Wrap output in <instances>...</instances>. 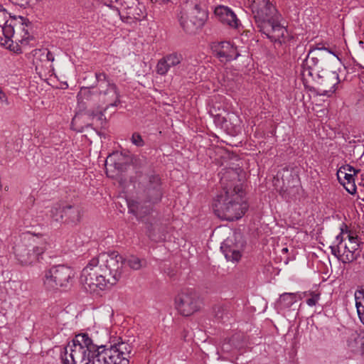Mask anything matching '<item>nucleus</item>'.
I'll return each instance as SVG.
<instances>
[{
  "instance_id": "15",
  "label": "nucleus",
  "mask_w": 364,
  "mask_h": 364,
  "mask_svg": "<svg viewBox=\"0 0 364 364\" xmlns=\"http://www.w3.org/2000/svg\"><path fill=\"white\" fill-rule=\"evenodd\" d=\"M16 26L17 22L16 17L11 18L9 16L7 23L0 27V43H7L12 38L16 37L15 33Z\"/></svg>"
},
{
  "instance_id": "37",
  "label": "nucleus",
  "mask_w": 364,
  "mask_h": 364,
  "mask_svg": "<svg viewBox=\"0 0 364 364\" xmlns=\"http://www.w3.org/2000/svg\"><path fill=\"white\" fill-rule=\"evenodd\" d=\"M9 14L6 10L0 5V27L4 24L7 23L9 19Z\"/></svg>"
},
{
  "instance_id": "51",
  "label": "nucleus",
  "mask_w": 364,
  "mask_h": 364,
  "mask_svg": "<svg viewBox=\"0 0 364 364\" xmlns=\"http://www.w3.org/2000/svg\"><path fill=\"white\" fill-rule=\"evenodd\" d=\"M333 55L338 60H341V58L338 57V55L334 53Z\"/></svg>"
},
{
  "instance_id": "30",
  "label": "nucleus",
  "mask_w": 364,
  "mask_h": 364,
  "mask_svg": "<svg viewBox=\"0 0 364 364\" xmlns=\"http://www.w3.org/2000/svg\"><path fill=\"white\" fill-rule=\"evenodd\" d=\"M215 318L220 322L225 323L229 318V311L223 306H216L213 309Z\"/></svg>"
},
{
  "instance_id": "9",
  "label": "nucleus",
  "mask_w": 364,
  "mask_h": 364,
  "mask_svg": "<svg viewBox=\"0 0 364 364\" xmlns=\"http://www.w3.org/2000/svg\"><path fill=\"white\" fill-rule=\"evenodd\" d=\"M255 22L259 31L271 41L273 39V14L271 11V4L267 2L261 7L255 16Z\"/></svg>"
},
{
  "instance_id": "33",
  "label": "nucleus",
  "mask_w": 364,
  "mask_h": 364,
  "mask_svg": "<svg viewBox=\"0 0 364 364\" xmlns=\"http://www.w3.org/2000/svg\"><path fill=\"white\" fill-rule=\"evenodd\" d=\"M130 141L133 145L136 147H143L145 145V141L142 136L139 132H134L130 137Z\"/></svg>"
},
{
  "instance_id": "42",
  "label": "nucleus",
  "mask_w": 364,
  "mask_h": 364,
  "mask_svg": "<svg viewBox=\"0 0 364 364\" xmlns=\"http://www.w3.org/2000/svg\"><path fill=\"white\" fill-rule=\"evenodd\" d=\"M0 102L5 105H9L6 94L1 89H0Z\"/></svg>"
},
{
  "instance_id": "55",
  "label": "nucleus",
  "mask_w": 364,
  "mask_h": 364,
  "mask_svg": "<svg viewBox=\"0 0 364 364\" xmlns=\"http://www.w3.org/2000/svg\"><path fill=\"white\" fill-rule=\"evenodd\" d=\"M127 14H128L129 15H131V14H132V15H133V14H132L130 11H129V12H127Z\"/></svg>"
},
{
  "instance_id": "53",
  "label": "nucleus",
  "mask_w": 364,
  "mask_h": 364,
  "mask_svg": "<svg viewBox=\"0 0 364 364\" xmlns=\"http://www.w3.org/2000/svg\"><path fill=\"white\" fill-rule=\"evenodd\" d=\"M284 262L285 264H288V259L287 258L284 259Z\"/></svg>"
},
{
  "instance_id": "6",
  "label": "nucleus",
  "mask_w": 364,
  "mask_h": 364,
  "mask_svg": "<svg viewBox=\"0 0 364 364\" xmlns=\"http://www.w3.org/2000/svg\"><path fill=\"white\" fill-rule=\"evenodd\" d=\"M140 184L143 189L142 197L145 203L157 204L161 200L164 193L159 175L149 174L144 177Z\"/></svg>"
},
{
  "instance_id": "4",
  "label": "nucleus",
  "mask_w": 364,
  "mask_h": 364,
  "mask_svg": "<svg viewBox=\"0 0 364 364\" xmlns=\"http://www.w3.org/2000/svg\"><path fill=\"white\" fill-rule=\"evenodd\" d=\"M177 16L183 30L191 34L204 26L208 18V11L201 0H186Z\"/></svg>"
},
{
  "instance_id": "12",
  "label": "nucleus",
  "mask_w": 364,
  "mask_h": 364,
  "mask_svg": "<svg viewBox=\"0 0 364 364\" xmlns=\"http://www.w3.org/2000/svg\"><path fill=\"white\" fill-rule=\"evenodd\" d=\"M182 62V55L177 52H173L164 55L157 63L156 71L157 74L164 76L172 68L179 66Z\"/></svg>"
},
{
  "instance_id": "23",
  "label": "nucleus",
  "mask_w": 364,
  "mask_h": 364,
  "mask_svg": "<svg viewBox=\"0 0 364 364\" xmlns=\"http://www.w3.org/2000/svg\"><path fill=\"white\" fill-rule=\"evenodd\" d=\"M120 94L116 85H111L109 93L103 98L104 102L107 103L105 107L106 111L110 107H116L120 102Z\"/></svg>"
},
{
  "instance_id": "19",
  "label": "nucleus",
  "mask_w": 364,
  "mask_h": 364,
  "mask_svg": "<svg viewBox=\"0 0 364 364\" xmlns=\"http://www.w3.org/2000/svg\"><path fill=\"white\" fill-rule=\"evenodd\" d=\"M197 63V60L192 57L186 58L185 59L182 58V62L178 67V74L184 77L193 74L196 72L195 68Z\"/></svg>"
},
{
  "instance_id": "22",
  "label": "nucleus",
  "mask_w": 364,
  "mask_h": 364,
  "mask_svg": "<svg viewBox=\"0 0 364 364\" xmlns=\"http://www.w3.org/2000/svg\"><path fill=\"white\" fill-rule=\"evenodd\" d=\"M355 307L358 318L364 325V287H360L354 293Z\"/></svg>"
},
{
  "instance_id": "2",
  "label": "nucleus",
  "mask_w": 364,
  "mask_h": 364,
  "mask_svg": "<svg viewBox=\"0 0 364 364\" xmlns=\"http://www.w3.org/2000/svg\"><path fill=\"white\" fill-rule=\"evenodd\" d=\"M125 262L134 270L142 267L139 258L132 255L125 260L117 252H102L93 257L84 267L80 276L85 289L95 293L115 284L121 277Z\"/></svg>"
},
{
  "instance_id": "25",
  "label": "nucleus",
  "mask_w": 364,
  "mask_h": 364,
  "mask_svg": "<svg viewBox=\"0 0 364 364\" xmlns=\"http://www.w3.org/2000/svg\"><path fill=\"white\" fill-rule=\"evenodd\" d=\"M330 249L331 254L342 263L346 264L350 262H346V260L343 259L345 255L348 254V250H350L349 245L346 242L339 245H331Z\"/></svg>"
},
{
  "instance_id": "29",
  "label": "nucleus",
  "mask_w": 364,
  "mask_h": 364,
  "mask_svg": "<svg viewBox=\"0 0 364 364\" xmlns=\"http://www.w3.org/2000/svg\"><path fill=\"white\" fill-rule=\"evenodd\" d=\"M301 294L302 298L308 297L306 303L309 306H315L320 300L321 294L318 291H308Z\"/></svg>"
},
{
  "instance_id": "7",
  "label": "nucleus",
  "mask_w": 364,
  "mask_h": 364,
  "mask_svg": "<svg viewBox=\"0 0 364 364\" xmlns=\"http://www.w3.org/2000/svg\"><path fill=\"white\" fill-rule=\"evenodd\" d=\"M177 311L183 316H189L200 309V301L192 289L182 290L175 299Z\"/></svg>"
},
{
  "instance_id": "5",
  "label": "nucleus",
  "mask_w": 364,
  "mask_h": 364,
  "mask_svg": "<svg viewBox=\"0 0 364 364\" xmlns=\"http://www.w3.org/2000/svg\"><path fill=\"white\" fill-rule=\"evenodd\" d=\"M75 275L73 269L67 265L58 264L46 270L43 284L48 290L67 287Z\"/></svg>"
},
{
  "instance_id": "3",
  "label": "nucleus",
  "mask_w": 364,
  "mask_h": 364,
  "mask_svg": "<svg viewBox=\"0 0 364 364\" xmlns=\"http://www.w3.org/2000/svg\"><path fill=\"white\" fill-rule=\"evenodd\" d=\"M240 184H229L214 198L212 204L215 214L221 220L234 221L241 218L248 205Z\"/></svg>"
},
{
  "instance_id": "24",
  "label": "nucleus",
  "mask_w": 364,
  "mask_h": 364,
  "mask_svg": "<svg viewBox=\"0 0 364 364\" xmlns=\"http://www.w3.org/2000/svg\"><path fill=\"white\" fill-rule=\"evenodd\" d=\"M340 178L341 181H338L339 183L344 187L348 193L351 195L356 193L357 187L355 184V179L353 173H343V175L340 176Z\"/></svg>"
},
{
  "instance_id": "50",
  "label": "nucleus",
  "mask_w": 364,
  "mask_h": 364,
  "mask_svg": "<svg viewBox=\"0 0 364 364\" xmlns=\"http://www.w3.org/2000/svg\"><path fill=\"white\" fill-rule=\"evenodd\" d=\"M287 252H288V248H287V247H283V248L282 249V253H284H284H287Z\"/></svg>"
},
{
  "instance_id": "20",
  "label": "nucleus",
  "mask_w": 364,
  "mask_h": 364,
  "mask_svg": "<svg viewBox=\"0 0 364 364\" xmlns=\"http://www.w3.org/2000/svg\"><path fill=\"white\" fill-rule=\"evenodd\" d=\"M16 20L17 22L16 30L21 32V38H16V41L21 42V44H27L30 38H31V35L28 33L27 29L28 24L29 21L24 18L22 16L16 17Z\"/></svg>"
},
{
  "instance_id": "11",
  "label": "nucleus",
  "mask_w": 364,
  "mask_h": 364,
  "mask_svg": "<svg viewBox=\"0 0 364 364\" xmlns=\"http://www.w3.org/2000/svg\"><path fill=\"white\" fill-rule=\"evenodd\" d=\"M212 50L215 55L221 62L232 61L236 60L240 56L237 48L228 41L213 43Z\"/></svg>"
},
{
  "instance_id": "1",
  "label": "nucleus",
  "mask_w": 364,
  "mask_h": 364,
  "mask_svg": "<svg viewBox=\"0 0 364 364\" xmlns=\"http://www.w3.org/2000/svg\"><path fill=\"white\" fill-rule=\"evenodd\" d=\"M132 348L123 341L108 346L82 333L63 348L60 359L63 364H129Z\"/></svg>"
},
{
  "instance_id": "16",
  "label": "nucleus",
  "mask_w": 364,
  "mask_h": 364,
  "mask_svg": "<svg viewBox=\"0 0 364 364\" xmlns=\"http://www.w3.org/2000/svg\"><path fill=\"white\" fill-rule=\"evenodd\" d=\"M347 346L352 352L364 351V336L357 331L350 330L347 338Z\"/></svg>"
},
{
  "instance_id": "48",
  "label": "nucleus",
  "mask_w": 364,
  "mask_h": 364,
  "mask_svg": "<svg viewBox=\"0 0 364 364\" xmlns=\"http://www.w3.org/2000/svg\"><path fill=\"white\" fill-rule=\"evenodd\" d=\"M104 112L105 111L104 110L98 112V116L97 117V120L102 122L105 119Z\"/></svg>"
},
{
  "instance_id": "40",
  "label": "nucleus",
  "mask_w": 364,
  "mask_h": 364,
  "mask_svg": "<svg viewBox=\"0 0 364 364\" xmlns=\"http://www.w3.org/2000/svg\"><path fill=\"white\" fill-rule=\"evenodd\" d=\"M345 225H346L345 224L342 225V226L341 227V232L336 237L335 241L333 242V243L332 245H339V244L344 243L343 235L346 234V229L344 227Z\"/></svg>"
},
{
  "instance_id": "14",
  "label": "nucleus",
  "mask_w": 364,
  "mask_h": 364,
  "mask_svg": "<svg viewBox=\"0 0 364 364\" xmlns=\"http://www.w3.org/2000/svg\"><path fill=\"white\" fill-rule=\"evenodd\" d=\"M154 205L145 203L144 199L143 201L132 200L128 203L129 213H132L139 219L142 218L152 213Z\"/></svg>"
},
{
  "instance_id": "46",
  "label": "nucleus",
  "mask_w": 364,
  "mask_h": 364,
  "mask_svg": "<svg viewBox=\"0 0 364 364\" xmlns=\"http://www.w3.org/2000/svg\"><path fill=\"white\" fill-rule=\"evenodd\" d=\"M359 188L360 191L359 193L360 195H363V197H361V196H358V198L364 201V180L359 183Z\"/></svg>"
},
{
  "instance_id": "13",
  "label": "nucleus",
  "mask_w": 364,
  "mask_h": 364,
  "mask_svg": "<svg viewBox=\"0 0 364 364\" xmlns=\"http://www.w3.org/2000/svg\"><path fill=\"white\" fill-rule=\"evenodd\" d=\"M281 16L274 10V43L279 45H286L291 39V36L287 28L285 22L279 21Z\"/></svg>"
},
{
  "instance_id": "36",
  "label": "nucleus",
  "mask_w": 364,
  "mask_h": 364,
  "mask_svg": "<svg viewBox=\"0 0 364 364\" xmlns=\"http://www.w3.org/2000/svg\"><path fill=\"white\" fill-rule=\"evenodd\" d=\"M136 0H117L122 7L126 10H131L136 5Z\"/></svg>"
},
{
  "instance_id": "31",
  "label": "nucleus",
  "mask_w": 364,
  "mask_h": 364,
  "mask_svg": "<svg viewBox=\"0 0 364 364\" xmlns=\"http://www.w3.org/2000/svg\"><path fill=\"white\" fill-rule=\"evenodd\" d=\"M95 78L99 89L105 88L106 86L114 83L105 73H95Z\"/></svg>"
},
{
  "instance_id": "45",
  "label": "nucleus",
  "mask_w": 364,
  "mask_h": 364,
  "mask_svg": "<svg viewBox=\"0 0 364 364\" xmlns=\"http://www.w3.org/2000/svg\"><path fill=\"white\" fill-rule=\"evenodd\" d=\"M316 50H328V48H326L324 46H319V45H317L315 47H311L309 50V54H312L313 53H314L315 51Z\"/></svg>"
},
{
  "instance_id": "27",
  "label": "nucleus",
  "mask_w": 364,
  "mask_h": 364,
  "mask_svg": "<svg viewBox=\"0 0 364 364\" xmlns=\"http://www.w3.org/2000/svg\"><path fill=\"white\" fill-rule=\"evenodd\" d=\"M64 205L56 203L53 206H52L50 211V216L53 221L57 223L63 222L64 219Z\"/></svg>"
},
{
  "instance_id": "41",
  "label": "nucleus",
  "mask_w": 364,
  "mask_h": 364,
  "mask_svg": "<svg viewBox=\"0 0 364 364\" xmlns=\"http://www.w3.org/2000/svg\"><path fill=\"white\" fill-rule=\"evenodd\" d=\"M332 77L336 80V82L333 84L331 90L332 92H334L337 89V85L341 82L339 78V75L336 71L331 72Z\"/></svg>"
},
{
  "instance_id": "21",
  "label": "nucleus",
  "mask_w": 364,
  "mask_h": 364,
  "mask_svg": "<svg viewBox=\"0 0 364 364\" xmlns=\"http://www.w3.org/2000/svg\"><path fill=\"white\" fill-rule=\"evenodd\" d=\"M302 299L301 294L297 293H284L277 301V306L282 308H289L299 300Z\"/></svg>"
},
{
  "instance_id": "52",
  "label": "nucleus",
  "mask_w": 364,
  "mask_h": 364,
  "mask_svg": "<svg viewBox=\"0 0 364 364\" xmlns=\"http://www.w3.org/2000/svg\"><path fill=\"white\" fill-rule=\"evenodd\" d=\"M328 53H329L330 54H332L333 55L334 54V52L331 50L330 49H328V50H327Z\"/></svg>"
},
{
  "instance_id": "49",
  "label": "nucleus",
  "mask_w": 364,
  "mask_h": 364,
  "mask_svg": "<svg viewBox=\"0 0 364 364\" xmlns=\"http://www.w3.org/2000/svg\"><path fill=\"white\" fill-rule=\"evenodd\" d=\"M90 117H91L92 119L97 118L98 116V112H95L94 111L89 112Z\"/></svg>"
},
{
  "instance_id": "8",
  "label": "nucleus",
  "mask_w": 364,
  "mask_h": 364,
  "mask_svg": "<svg viewBox=\"0 0 364 364\" xmlns=\"http://www.w3.org/2000/svg\"><path fill=\"white\" fill-rule=\"evenodd\" d=\"M16 259L22 265H30L39 260L45 248L42 246H34L24 243H18L14 247Z\"/></svg>"
},
{
  "instance_id": "47",
  "label": "nucleus",
  "mask_w": 364,
  "mask_h": 364,
  "mask_svg": "<svg viewBox=\"0 0 364 364\" xmlns=\"http://www.w3.org/2000/svg\"><path fill=\"white\" fill-rule=\"evenodd\" d=\"M101 2L109 7H112V4L116 2L117 0H100Z\"/></svg>"
},
{
  "instance_id": "28",
  "label": "nucleus",
  "mask_w": 364,
  "mask_h": 364,
  "mask_svg": "<svg viewBox=\"0 0 364 364\" xmlns=\"http://www.w3.org/2000/svg\"><path fill=\"white\" fill-rule=\"evenodd\" d=\"M362 243L353 244L349 245L350 250L348 251V254L345 255L343 259L346 262H353L357 260L360 256V245Z\"/></svg>"
},
{
  "instance_id": "54",
  "label": "nucleus",
  "mask_w": 364,
  "mask_h": 364,
  "mask_svg": "<svg viewBox=\"0 0 364 364\" xmlns=\"http://www.w3.org/2000/svg\"><path fill=\"white\" fill-rule=\"evenodd\" d=\"M189 15H192V16H197V13L188 14V16H189Z\"/></svg>"
},
{
  "instance_id": "44",
  "label": "nucleus",
  "mask_w": 364,
  "mask_h": 364,
  "mask_svg": "<svg viewBox=\"0 0 364 364\" xmlns=\"http://www.w3.org/2000/svg\"><path fill=\"white\" fill-rule=\"evenodd\" d=\"M316 50H328V48H326L324 46H319V45H317L315 47H311L309 50V54H312L313 53H314L315 51Z\"/></svg>"
},
{
  "instance_id": "43",
  "label": "nucleus",
  "mask_w": 364,
  "mask_h": 364,
  "mask_svg": "<svg viewBox=\"0 0 364 364\" xmlns=\"http://www.w3.org/2000/svg\"><path fill=\"white\" fill-rule=\"evenodd\" d=\"M115 85L114 83L113 84H111L108 86H106L105 88H102V89H99V93L100 95L103 96L104 97L105 96H107V95H108V93H109L110 92V90H111V85Z\"/></svg>"
},
{
  "instance_id": "32",
  "label": "nucleus",
  "mask_w": 364,
  "mask_h": 364,
  "mask_svg": "<svg viewBox=\"0 0 364 364\" xmlns=\"http://www.w3.org/2000/svg\"><path fill=\"white\" fill-rule=\"evenodd\" d=\"M147 229V235L148 237L153 241L159 242L164 240L163 235L161 234H156L154 232L155 228L154 225L149 224L146 227Z\"/></svg>"
},
{
  "instance_id": "56",
  "label": "nucleus",
  "mask_w": 364,
  "mask_h": 364,
  "mask_svg": "<svg viewBox=\"0 0 364 364\" xmlns=\"http://www.w3.org/2000/svg\"><path fill=\"white\" fill-rule=\"evenodd\" d=\"M222 184L224 185V181L222 179Z\"/></svg>"
},
{
  "instance_id": "18",
  "label": "nucleus",
  "mask_w": 364,
  "mask_h": 364,
  "mask_svg": "<svg viewBox=\"0 0 364 364\" xmlns=\"http://www.w3.org/2000/svg\"><path fill=\"white\" fill-rule=\"evenodd\" d=\"M64 219L63 222L68 223H76L80 221L81 218L80 208L77 205H64Z\"/></svg>"
},
{
  "instance_id": "34",
  "label": "nucleus",
  "mask_w": 364,
  "mask_h": 364,
  "mask_svg": "<svg viewBox=\"0 0 364 364\" xmlns=\"http://www.w3.org/2000/svg\"><path fill=\"white\" fill-rule=\"evenodd\" d=\"M347 171L349 172L348 173H353V176L357 172L355 168L350 165L342 166L341 167H340V168L338 170L336 173L338 181H341L340 176L343 175V173H347Z\"/></svg>"
},
{
  "instance_id": "35",
  "label": "nucleus",
  "mask_w": 364,
  "mask_h": 364,
  "mask_svg": "<svg viewBox=\"0 0 364 364\" xmlns=\"http://www.w3.org/2000/svg\"><path fill=\"white\" fill-rule=\"evenodd\" d=\"M346 233L347 235V237L348 239V245H351L353 244L362 243L360 241V238L358 236L353 235L350 231L348 230L347 225H345Z\"/></svg>"
},
{
  "instance_id": "26",
  "label": "nucleus",
  "mask_w": 364,
  "mask_h": 364,
  "mask_svg": "<svg viewBox=\"0 0 364 364\" xmlns=\"http://www.w3.org/2000/svg\"><path fill=\"white\" fill-rule=\"evenodd\" d=\"M311 55L309 52L302 65L303 72L304 73H307L309 76L313 75V71L317 67L319 62L318 56H311Z\"/></svg>"
},
{
  "instance_id": "17",
  "label": "nucleus",
  "mask_w": 364,
  "mask_h": 364,
  "mask_svg": "<svg viewBox=\"0 0 364 364\" xmlns=\"http://www.w3.org/2000/svg\"><path fill=\"white\" fill-rule=\"evenodd\" d=\"M220 250L224 254L227 260L237 262L241 257V252L235 249L231 240L224 241L220 246Z\"/></svg>"
},
{
  "instance_id": "39",
  "label": "nucleus",
  "mask_w": 364,
  "mask_h": 364,
  "mask_svg": "<svg viewBox=\"0 0 364 364\" xmlns=\"http://www.w3.org/2000/svg\"><path fill=\"white\" fill-rule=\"evenodd\" d=\"M212 116L213 117V122L215 125L223 128L224 127V124L227 122L225 118L219 114H212Z\"/></svg>"
},
{
  "instance_id": "10",
  "label": "nucleus",
  "mask_w": 364,
  "mask_h": 364,
  "mask_svg": "<svg viewBox=\"0 0 364 364\" xmlns=\"http://www.w3.org/2000/svg\"><path fill=\"white\" fill-rule=\"evenodd\" d=\"M217 19L231 28L239 29L242 23L232 9L227 6L218 5L213 11Z\"/></svg>"
},
{
  "instance_id": "38",
  "label": "nucleus",
  "mask_w": 364,
  "mask_h": 364,
  "mask_svg": "<svg viewBox=\"0 0 364 364\" xmlns=\"http://www.w3.org/2000/svg\"><path fill=\"white\" fill-rule=\"evenodd\" d=\"M37 52L41 53V55L43 57H45L46 60H48V61L53 62L55 60L54 55L50 51H49L48 49H42V50H36V54H37Z\"/></svg>"
}]
</instances>
